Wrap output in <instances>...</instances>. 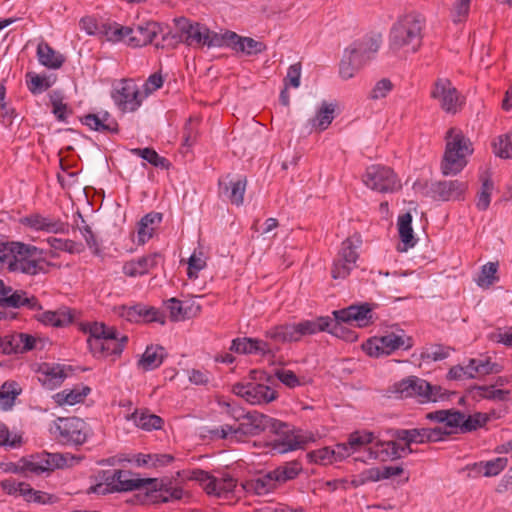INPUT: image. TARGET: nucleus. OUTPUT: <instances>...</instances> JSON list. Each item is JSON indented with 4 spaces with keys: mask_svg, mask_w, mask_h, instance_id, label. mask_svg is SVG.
Segmentation results:
<instances>
[{
    "mask_svg": "<svg viewBox=\"0 0 512 512\" xmlns=\"http://www.w3.org/2000/svg\"><path fill=\"white\" fill-rule=\"evenodd\" d=\"M19 223L34 231L51 234L66 233L68 230V225L60 218L38 212L21 217Z\"/></svg>",
    "mask_w": 512,
    "mask_h": 512,
    "instance_id": "2eb2a0df",
    "label": "nucleus"
},
{
    "mask_svg": "<svg viewBox=\"0 0 512 512\" xmlns=\"http://www.w3.org/2000/svg\"><path fill=\"white\" fill-rule=\"evenodd\" d=\"M470 363L473 367L475 378L490 374H497L502 371V366L498 363L492 362L489 357L472 358L470 359Z\"/></svg>",
    "mask_w": 512,
    "mask_h": 512,
    "instance_id": "de8ad7c7",
    "label": "nucleus"
},
{
    "mask_svg": "<svg viewBox=\"0 0 512 512\" xmlns=\"http://www.w3.org/2000/svg\"><path fill=\"white\" fill-rule=\"evenodd\" d=\"M36 374L42 386L50 390L60 386L67 377L64 366L49 363L40 364Z\"/></svg>",
    "mask_w": 512,
    "mask_h": 512,
    "instance_id": "bb28decb",
    "label": "nucleus"
},
{
    "mask_svg": "<svg viewBox=\"0 0 512 512\" xmlns=\"http://www.w3.org/2000/svg\"><path fill=\"white\" fill-rule=\"evenodd\" d=\"M183 42L192 47H221L224 45V34L211 31L206 25L191 22L181 17L175 20Z\"/></svg>",
    "mask_w": 512,
    "mask_h": 512,
    "instance_id": "423d86ee",
    "label": "nucleus"
},
{
    "mask_svg": "<svg viewBox=\"0 0 512 512\" xmlns=\"http://www.w3.org/2000/svg\"><path fill=\"white\" fill-rule=\"evenodd\" d=\"M466 189V182L459 180L440 181L433 186L434 194L442 201L459 200Z\"/></svg>",
    "mask_w": 512,
    "mask_h": 512,
    "instance_id": "72a5a7b5",
    "label": "nucleus"
},
{
    "mask_svg": "<svg viewBox=\"0 0 512 512\" xmlns=\"http://www.w3.org/2000/svg\"><path fill=\"white\" fill-rule=\"evenodd\" d=\"M13 253L10 258L8 269L11 272H20L34 276L44 272L40 262L36 259L42 255V250L30 244L12 242Z\"/></svg>",
    "mask_w": 512,
    "mask_h": 512,
    "instance_id": "6e6552de",
    "label": "nucleus"
},
{
    "mask_svg": "<svg viewBox=\"0 0 512 512\" xmlns=\"http://www.w3.org/2000/svg\"><path fill=\"white\" fill-rule=\"evenodd\" d=\"M159 25L156 22H147L131 28L126 43L131 47H142L153 42L159 32Z\"/></svg>",
    "mask_w": 512,
    "mask_h": 512,
    "instance_id": "7c9ffc66",
    "label": "nucleus"
},
{
    "mask_svg": "<svg viewBox=\"0 0 512 512\" xmlns=\"http://www.w3.org/2000/svg\"><path fill=\"white\" fill-rule=\"evenodd\" d=\"M380 44V35L365 36L354 41L344 51L347 52L349 56L358 59L360 64L364 66L378 52Z\"/></svg>",
    "mask_w": 512,
    "mask_h": 512,
    "instance_id": "412c9836",
    "label": "nucleus"
},
{
    "mask_svg": "<svg viewBox=\"0 0 512 512\" xmlns=\"http://www.w3.org/2000/svg\"><path fill=\"white\" fill-rule=\"evenodd\" d=\"M335 105L323 102L315 117L311 120L313 127L319 131H324L334 119Z\"/></svg>",
    "mask_w": 512,
    "mask_h": 512,
    "instance_id": "a18cd8bd",
    "label": "nucleus"
},
{
    "mask_svg": "<svg viewBox=\"0 0 512 512\" xmlns=\"http://www.w3.org/2000/svg\"><path fill=\"white\" fill-rule=\"evenodd\" d=\"M493 190V182L489 178H483L481 188L477 194L476 207L478 210L485 211L488 209Z\"/></svg>",
    "mask_w": 512,
    "mask_h": 512,
    "instance_id": "680f3d73",
    "label": "nucleus"
},
{
    "mask_svg": "<svg viewBox=\"0 0 512 512\" xmlns=\"http://www.w3.org/2000/svg\"><path fill=\"white\" fill-rule=\"evenodd\" d=\"M67 458L60 453H47L43 452L34 455L29 460H24L22 466L15 471H22L35 475H40L46 472H51L55 469H60L67 466Z\"/></svg>",
    "mask_w": 512,
    "mask_h": 512,
    "instance_id": "ddd939ff",
    "label": "nucleus"
},
{
    "mask_svg": "<svg viewBox=\"0 0 512 512\" xmlns=\"http://www.w3.org/2000/svg\"><path fill=\"white\" fill-rule=\"evenodd\" d=\"M302 470V466L297 461H292L285 463L282 466H279L272 470L274 474V479L277 481L278 485H281L287 481L295 479Z\"/></svg>",
    "mask_w": 512,
    "mask_h": 512,
    "instance_id": "49530a36",
    "label": "nucleus"
},
{
    "mask_svg": "<svg viewBox=\"0 0 512 512\" xmlns=\"http://www.w3.org/2000/svg\"><path fill=\"white\" fill-rule=\"evenodd\" d=\"M224 44H227L237 52H242L248 56L262 53L266 50V45L251 37H242L232 31L224 33Z\"/></svg>",
    "mask_w": 512,
    "mask_h": 512,
    "instance_id": "b1692460",
    "label": "nucleus"
},
{
    "mask_svg": "<svg viewBox=\"0 0 512 512\" xmlns=\"http://www.w3.org/2000/svg\"><path fill=\"white\" fill-rule=\"evenodd\" d=\"M362 67L358 59L349 56V54L344 51L339 64V75L344 80L351 79Z\"/></svg>",
    "mask_w": 512,
    "mask_h": 512,
    "instance_id": "603ef678",
    "label": "nucleus"
},
{
    "mask_svg": "<svg viewBox=\"0 0 512 512\" xmlns=\"http://www.w3.org/2000/svg\"><path fill=\"white\" fill-rule=\"evenodd\" d=\"M119 315L129 322L150 323L156 322L161 325L166 323V317L159 309L141 303L133 306H121Z\"/></svg>",
    "mask_w": 512,
    "mask_h": 512,
    "instance_id": "f3484780",
    "label": "nucleus"
},
{
    "mask_svg": "<svg viewBox=\"0 0 512 512\" xmlns=\"http://www.w3.org/2000/svg\"><path fill=\"white\" fill-rule=\"evenodd\" d=\"M362 245V238L361 235L358 233L353 234L352 236L346 238L340 246V249L338 251L339 256H341V259H348L353 261V263H357V260L359 258L358 250Z\"/></svg>",
    "mask_w": 512,
    "mask_h": 512,
    "instance_id": "37998d69",
    "label": "nucleus"
},
{
    "mask_svg": "<svg viewBox=\"0 0 512 512\" xmlns=\"http://www.w3.org/2000/svg\"><path fill=\"white\" fill-rule=\"evenodd\" d=\"M131 27L120 25L116 22H106L100 24V35L104 36L110 42H121L128 39Z\"/></svg>",
    "mask_w": 512,
    "mask_h": 512,
    "instance_id": "a19ab883",
    "label": "nucleus"
},
{
    "mask_svg": "<svg viewBox=\"0 0 512 512\" xmlns=\"http://www.w3.org/2000/svg\"><path fill=\"white\" fill-rule=\"evenodd\" d=\"M236 419L240 421L239 429L243 439L247 436H255L270 431L272 425H275V418L258 411L247 412L245 415L236 417Z\"/></svg>",
    "mask_w": 512,
    "mask_h": 512,
    "instance_id": "a211bd4d",
    "label": "nucleus"
},
{
    "mask_svg": "<svg viewBox=\"0 0 512 512\" xmlns=\"http://www.w3.org/2000/svg\"><path fill=\"white\" fill-rule=\"evenodd\" d=\"M37 56L39 62L50 69H58L64 63V57L44 42L38 45Z\"/></svg>",
    "mask_w": 512,
    "mask_h": 512,
    "instance_id": "58836bf2",
    "label": "nucleus"
},
{
    "mask_svg": "<svg viewBox=\"0 0 512 512\" xmlns=\"http://www.w3.org/2000/svg\"><path fill=\"white\" fill-rule=\"evenodd\" d=\"M127 419L133 420L137 427L147 431L153 429H160L163 424V420L161 417L155 414H150L146 411H135L130 416H128Z\"/></svg>",
    "mask_w": 512,
    "mask_h": 512,
    "instance_id": "c03bdc74",
    "label": "nucleus"
},
{
    "mask_svg": "<svg viewBox=\"0 0 512 512\" xmlns=\"http://www.w3.org/2000/svg\"><path fill=\"white\" fill-rule=\"evenodd\" d=\"M165 356V349L162 346L150 345L146 347L138 365L145 371L154 370L163 363Z\"/></svg>",
    "mask_w": 512,
    "mask_h": 512,
    "instance_id": "e433bc0d",
    "label": "nucleus"
},
{
    "mask_svg": "<svg viewBox=\"0 0 512 512\" xmlns=\"http://www.w3.org/2000/svg\"><path fill=\"white\" fill-rule=\"evenodd\" d=\"M364 184L381 193L395 192L401 188V182L394 171L386 166L371 165L363 175Z\"/></svg>",
    "mask_w": 512,
    "mask_h": 512,
    "instance_id": "9d476101",
    "label": "nucleus"
},
{
    "mask_svg": "<svg viewBox=\"0 0 512 512\" xmlns=\"http://www.w3.org/2000/svg\"><path fill=\"white\" fill-rule=\"evenodd\" d=\"M38 320L45 325L64 327L72 323L73 316L67 308L56 311H45L39 315Z\"/></svg>",
    "mask_w": 512,
    "mask_h": 512,
    "instance_id": "ea45409f",
    "label": "nucleus"
},
{
    "mask_svg": "<svg viewBox=\"0 0 512 512\" xmlns=\"http://www.w3.org/2000/svg\"><path fill=\"white\" fill-rule=\"evenodd\" d=\"M412 347V340L403 331L391 332L381 337H374L363 344V350L372 357L390 355L397 349H409Z\"/></svg>",
    "mask_w": 512,
    "mask_h": 512,
    "instance_id": "1a4fd4ad",
    "label": "nucleus"
},
{
    "mask_svg": "<svg viewBox=\"0 0 512 512\" xmlns=\"http://www.w3.org/2000/svg\"><path fill=\"white\" fill-rule=\"evenodd\" d=\"M27 306L31 309L38 307V300L34 297H28L27 293L22 290H13L11 286H5L0 294V307L19 308Z\"/></svg>",
    "mask_w": 512,
    "mask_h": 512,
    "instance_id": "c756f323",
    "label": "nucleus"
},
{
    "mask_svg": "<svg viewBox=\"0 0 512 512\" xmlns=\"http://www.w3.org/2000/svg\"><path fill=\"white\" fill-rule=\"evenodd\" d=\"M391 393L398 398L414 397L420 403L439 402L449 398L446 390L437 385H431L424 379L410 376L396 382L391 387Z\"/></svg>",
    "mask_w": 512,
    "mask_h": 512,
    "instance_id": "39448f33",
    "label": "nucleus"
},
{
    "mask_svg": "<svg viewBox=\"0 0 512 512\" xmlns=\"http://www.w3.org/2000/svg\"><path fill=\"white\" fill-rule=\"evenodd\" d=\"M50 102L52 105V112L59 121H66L71 111L68 109L67 104L63 102V95L60 91H53L50 93Z\"/></svg>",
    "mask_w": 512,
    "mask_h": 512,
    "instance_id": "e2e57ef3",
    "label": "nucleus"
},
{
    "mask_svg": "<svg viewBox=\"0 0 512 512\" xmlns=\"http://www.w3.org/2000/svg\"><path fill=\"white\" fill-rule=\"evenodd\" d=\"M475 396L497 401H505L509 399L511 392L509 390L496 389L494 385L491 386H476L474 387Z\"/></svg>",
    "mask_w": 512,
    "mask_h": 512,
    "instance_id": "4d7b16f0",
    "label": "nucleus"
},
{
    "mask_svg": "<svg viewBox=\"0 0 512 512\" xmlns=\"http://www.w3.org/2000/svg\"><path fill=\"white\" fill-rule=\"evenodd\" d=\"M23 499L27 502H33L37 504H53L58 501V497L53 494H49L44 491L33 489L30 484L27 485Z\"/></svg>",
    "mask_w": 512,
    "mask_h": 512,
    "instance_id": "13d9d810",
    "label": "nucleus"
},
{
    "mask_svg": "<svg viewBox=\"0 0 512 512\" xmlns=\"http://www.w3.org/2000/svg\"><path fill=\"white\" fill-rule=\"evenodd\" d=\"M158 480L154 478H139L131 471L116 469L114 470V491L129 492L146 487L147 489H156Z\"/></svg>",
    "mask_w": 512,
    "mask_h": 512,
    "instance_id": "6ab92c4d",
    "label": "nucleus"
},
{
    "mask_svg": "<svg viewBox=\"0 0 512 512\" xmlns=\"http://www.w3.org/2000/svg\"><path fill=\"white\" fill-rule=\"evenodd\" d=\"M112 98L123 112H133L141 105L144 96L133 80H123L115 88Z\"/></svg>",
    "mask_w": 512,
    "mask_h": 512,
    "instance_id": "4468645a",
    "label": "nucleus"
},
{
    "mask_svg": "<svg viewBox=\"0 0 512 512\" xmlns=\"http://www.w3.org/2000/svg\"><path fill=\"white\" fill-rule=\"evenodd\" d=\"M490 417L486 413L476 412L472 415L463 414L462 430L461 433L473 432L483 426L489 421Z\"/></svg>",
    "mask_w": 512,
    "mask_h": 512,
    "instance_id": "5fc2aeb1",
    "label": "nucleus"
},
{
    "mask_svg": "<svg viewBox=\"0 0 512 512\" xmlns=\"http://www.w3.org/2000/svg\"><path fill=\"white\" fill-rule=\"evenodd\" d=\"M275 435L272 448L280 454L303 449L314 441L312 433L291 428L287 423L275 419V425L270 430Z\"/></svg>",
    "mask_w": 512,
    "mask_h": 512,
    "instance_id": "0eeeda50",
    "label": "nucleus"
},
{
    "mask_svg": "<svg viewBox=\"0 0 512 512\" xmlns=\"http://www.w3.org/2000/svg\"><path fill=\"white\" fill-rule=\"evenodd\" d=\"M202 485L204 490L209 495L217 497H226V495L234 490L236 487V480L231 476H223L220 478L202 472Z\"/></svg>",
    "mask_w": 512,
    "mask_h": 512,
    "instance_id": "cd10ccee",
    "label": "nucleus"
},
{
    "mask_svg": "<svg viewBox=\"0 0 512 512\" xmlns=\"http://www.w3.org/2000/svg\"><path fill=\"white\" fill-rule=\"evenodd\" d=\"M230 350L238 354L273 355L274 349L271 345L257 338H236L232 341Z\"/></svg>",
    "mask_w": 512,
    "mask_h": 512,
    "instance_id": "a878e982",
    "label": "nucleus"
},
{
    "mask_svg": "<svg viewBox=\"0 0 512 512\" xmlns=\"http://www.w3.org/2000/svg\"><path fill=\"white\" fill-rule=\"evenodd\" d=\"M53 433L66 445H81L87 438L86 424L77 417L58 418Z\"/></svg>",
    "mask_w": 512,
    "mask_h": 512,
    "instance_id": "9b49d317",
    "label": "nucleus"
},
{
    "mask_svg": "<svg viewBox=\"0 0 512 512\" xmlns=\"http://www.w3.org/2000/svg\"><path fill=\"white\" fill-rule=\"evenodd\" d=\"M448 432L441 427L436 428H414L397 429L393 436L405 442V447H410L412 443L423 444L428 442H438L443 440Z\"/></svg>",
    "mask_w": 512,
    "mask_h": 512,
    "instance_id": "dca6fc26",
    "label": "nucleus"
},
{
    "mask_svg": "<svg viewBox=\"0 0 512 512\" xmlns=\"http://www.w3.org/2000/svg\"><path fill=\"white\" fill-rule=\"evenodd\" d=\"M333 321L329 317H318L300 322H289L276 325L265 332V337L276 343L299 342L304 337L322 331H330Z\"/></svg>",
    "mask_w": 512,
    "mask_h": 512,
    "instance_id": "f03ea898",
    "label": "nucleus"
},
{
    "mask_svg": "<svg viewBox=\"0 0 512 512\" xmlns=\"http://www.w3.org/2000/svg\"><path fill=\"white\" fill-rule=\"evenodd\" d=\"M497 269L498 264L494 262H488L485 264L477 279L478 286L482 288H488L490 287L495 281H497Z\"/></svg>",
    "mask_w": 512,
    "mask_h": 512,
    "instance_id": "69168bd1",
    "label": "nucleus"
},
{
    "mask_svg": "<svg viewBox=\"0 0 512 512\" xmlns=\"http://www.w3.org/2000/svg\"><path fill=\"white\" fill-rule=\"evenodd\" d=\"M411 452L410 447H405L396 441H378L371 451V455L375 459L386 461L388 459L394 460L401 458Z\"/></svg>",
    "mask_w": 512,
    "mask_h": 512,
    "instance_id": "473e14b6",
    "label": "nucleus"
},
{
    "mask_svg": "<svg viewBox=\"0 0 512 512\" xmlns=\"http://www.w3.org/2000/svg\"><path fill=\"white\" fill-rule=\"evenodd\" d=\"M411 224L412 215L410 212H406L398 217V232L400 239L405 246L403 249H400V251H406L408 248H412L416 244Z\"/></svg>",
    "mask_w": 512,
    "mask_h": 512,
    "instance_id": "79ce46f5",
    "label": "nucleus"
},
{
    "mask_svg": "<svg viewBox=\"0 0 512 512\" xmlns=\"http://www.w3.org/2000/svg\"><path fill=\"white\" fill-rule=\"evenodd\" d=\"M20 392L21 389L16 382H5L0 388V408L3 410L10 409L14 405L15 399Z\"/></svg>",
    "mask_w": 512,
    "mask_h": 512,
    "instance_id": "8fccbe9b",
    "label": "nucleus"
},
{
    "mask_svg": "<svg viewBox=\"0 0 512 512\" xmlns=\"http://www.w3.org/2000/svg\"><path fill=\"white\" fill-rule=\"evenodd\" d=\"M337 323H355L358 327L367 326L372 319V308L368 303L361 305H351L347 308L335 310L333 312Z\"/></svg>",
    "mask_w": 512,
    "mask_h": 512,
    "instance_id": "4be33fe9",
    "label": "nucleus"
},
{
    "mask_svg": "<svg viewBox=\"0 0 512 512\" xmlns=\"http://www.w3.org/2000/svg\"><path fill=\"white\" fill-rule=\"evenodd\" d=\"M36 338L26 333H13L0 338V352L3 354H18L34 348Z\"/></svg>",
    "mask_w": 512,
    "mask_h": 512,
    "instance_id": "5701e85b",
    "label": "nucleus"
},
{
    "mask_svg": "<svg viewBox=\"0 0 512 512\" xmlns=\"http://www.w3.org/2000/svg\"><path fill=\"white\" fill-rule=\"evenodd\" d=\"M27 86L33 94H39L49 89L55 82V79H51L48 76H40L37 74H27Z\"/></svg>",
    "mask_w": 512,
    "mask_h": 512,
    "instance_id": "bf43d9fd",
    "label": "nucleus"
},
{
    "mask_svg": "<svg viewBox=\"0 0 512 512\" xmlns=\"http://www.w3.org/2000/svg\"><path fill=\"white\" fill-rule=\"evenodd\" d=\"M431 96L439 102L444 111L456 113L459 106V96L450 80L439 78L434 84Z\"/></svg>",
    "mask_w": 512,
    "mask_h": 512,
    "instance_id": "aec40b11",
    "label": "nucleus"
},
{
    "mask_svg": "<svg viewBox=\"0 0 512 512\" xmlns=\"http://www.w3.org/2000/svg\"><path fill=\"white\" fill-rule=\"evenodd\" d=\"M88 332L87 343L90 351L96 357L119 356L128 341L127 336L119 337L114 327L106 326L101 322L89 324Z\"/></svg>",
    "mask_w": 512,
    "mask_h": 512,
    "instance_id": "7ed1b4c3",
    "label": "nucleus"
},
{
    "mask_svg": "<svg viewBox=\"0 0 512 512\" xmlns=\"http://www.w3.org/2000/svg\"><path fill=\"white\" fill-rule=\"evenodd\" d=\"M99 482L89 488V492L98 495L115 493L114 491V470L101 471L98 474Z\"/></svg>",
    "mask_w": 512,
    "mask_h": 512,
    "instance_id": "09e8293b",
    "label": "nucleus"
},
{
    "mask_svg": "<svg viewBox=\"0 0 512 512\" xmlns=\"http://www.w3.org/2000/svg\"><path fill=\"white\" fill-rule=\"evenodd\" d=\"M493 149L500 158H512V133L499 136L493 143Z\"/></svg>",
    "mask_w": 512,
    "mask_h": 512,
    "instance_id": "774afa93",
    "label": "nucleus"
},
{
    "mask_svg": "<svg viewBox=\"0 0 512 512\" xmlns=\"http://www.w3.org/2000/svg\"><path fill=\"white\" fill-rule=\"evenodd\" d=\"M90 393V388L87 386L75 387L73 389H64L56 393L53 398L55 402L60 405H75L83 402L86 396Z\"/></svg>",
    "mask_w": 512,
    "mask_h": 512,
    "instance_id": "4c0bfd02",
    "label": "nucleus"
},
{
    "mask_svg": "<svg viewBox=\"0 0 512 512\" xmlns=\"http://www.w3.org/2000/svg\"><path fill=\"white\" fill-rule=\"evenodd\" d=\"M232 392L251 405L268 404L278 398L274 389L257 382L236 383L232 386Z\"/></svg>",
    "mask_w": 512,
    "mask_h": 512,
    "instance_id": "f8f14e48",
    "label": "nucleus"
},
{
    "mask_svg": "<svg viewBox=\"0 0 512 512\" xmlns=\"http://www.w3.org/2000/svg\"><path fill=\"white\" fill-rule=\"evenodd\" d=\"M161 222L162 214L159 212H150L143 216L138 223V243L145 244L149 239H151Z\"/></svg>",
    "mask_w": 512,
    "mask_h": 512,
    "instance_id": "c9c22d12",
    "label": "nucleus"
},
{
    "mask_svg": "<svg viewBox=\"0 0 512 512\" xmlns=\"http://www.w3.org/2000/svg\"><path fill=\"white\" fill-rule=\"evenodd\" d=\"M424 26L425 19L421 14L411 12L400 17L390 31V48L394 52H417L422 44Z\"/></svg>",
    "mask_w": 512,
    "mask_h": 512,
    "instance_id": "f257e3e1",
    "label": "nucleus"
},
{
    "mask_svg": "<svg viewBox=\"0 0 512 512\" xmlns=\"http://www.w3.org/2000/svg\"><path fill=\"white\" fill-rule=\"evenodd\" d=\"M243 489L248 493L263 496L273 492L279 485L272 471L243 483Z\"/></svg>",
    "mask_w": 512,
    "mask_h": 512,
    "instance_id": "f704fd0d",
    "label": "nucleus"
},
{
    "mask_svg": "<svg viewBox=\"0 0 512 512\" xmlns=\"http://www.w3.org/2000/svg\"><path fill=\"white\" fill-rule=\"evenodd\" d=\"M246 185L247 180L245 177L237 179L236 181H231L229 186L225 185V192L227 193V197L232 204L236 206L243 204Z\"/></svg>",
    "mask_w": 512,
    "mask_h": 512,
    "instance_id": "3c124183",
    "label": "nucleus"
},
{
    "mask_svg": "<svg viewBox=\"0 0 512 512\" xmlns=\"http://www.w3.org/2000/svg\"><path fill=\"white\" fill-rule=\"evenodd\" d=\"M471 142L460 130L451 128L446 134V149L441 162L443 175H456L467 164V156L472 154Z\"/></svg>",
    "mask_w": 512,
    "mask_h": 512,
    "instance_id": "20e7f679",
    "label": "nucleus"
},
{
    "mask_svg": "<svg viewBox=\"0 0 512 512\" xmlns=\"http://www.w3.org/2000/svg\"><path fill=\"white\" fill-rule=\"evenodd\" d=\"M162 255L158 252L150 253L124 263L122 271L128 277H139L155 269Z\"/></svg>",
    "mask_w": 512,
    "mask_h": 512,
    "instance_id": "393cba45",
    "label": "nucleus"
},
{
    "mask_svg": "<svg viewBox=\"0 0 512 512\" xmlns=\"http://www.w3.org/2000/svg\"><path fill=\"white\" fill-rule=\"evenodd\" d=\"M212 434L221 439H227L231 442H241L243 440L242 433L239 429V424L229 425L225 424L212 431Z\"/></svg>",
    "mask_w": 512,
    "mask_h": 512,
    "instance_id": "338daca9",
    "label": "nucleus"
},
{
    "mask_svg": "<svg viewBox=\"0 0 512 512\" xmlns=\"http://www.w3.org/2000/svg\"><path fill=\"white\" fill-rule=\"evenodd\" d=\"M133 153L142 159L146 160L151 165L162 168L169 169L170 162L165 157L160 156L154 149L152 148H136L133 150Z\"/></svg>",
    "mask_w": 512,
    "mask_h": 512,
    "instance_id": "864d4df0",
    "label": "nucleus"
},
{
    "mask_svg": "<svg viewBox=\"0 0 512 512\" xmlns=\"http://www.w3.org/2000/svg\"><path fill=\"white\" fill-rule=\"evenodd\" d=\"M463 414V412L455 409H442L429 412L425 417L427 420L443 423L445 425L444 430L448 432L446 436H448L456 430L461 432Z\"/></svg>",
    "mask_w": 512,
    "mask_h": 512,
    "instance_id": "c85d7f7f",
    "label": "nucleus"
},
{
    "mask_svg": "<svg viewBox=\"0 0 512 512\" xmlns=\"http://www.w3.org/2000/svg\"><path fill=\"white\" fill-rule=\"evenodd\" d=\"M49 246L54 250L65 251L70 254H79L84 250V246L70 239H61L50 237L47 239Z\"/></svg>",
    "mask_w": 512,
    "mask_h": 512,
    "instance_id": "6e6d98bb",
    "label": "nucleus"
},
{
    "mask_svg": "<svg viewBox=\"0 0 512 512\" xmlns=\"http://www.w3.org/2000/svg\"><path fill=\"white\" fill-rule=\"evenodd\" d=\"M356 264L348 259H341V256L337 255L333 261L331 275L334 279H345L350 275L351 271L356 268Z\"/></svg>",
    "mask_w": 512,
    "mask_h": 512,
    "instance_id": "052dcab7",
    "label": "nucleus"
},
{
    "mask_svg": "<svg viewBox=\"0 0 512 512\" xmlns=\"http://www.w3.org/2000/svg\"><path fill=\"white\" fill-rule=\"evenodd\" d=\"M82 123L91 130L105 134L118 133V123L108 112H99L95 114L84 115Z\"/></svg>",
    "mask_w": 512,
    "mask_h": 512,
    "instance_id": "2f4dec72",
    "label": "nucleus"
},
{
    "mask_svg": "<svg viewBox=\"0 0 512 512\" xmlns=\"http://www.w3.org/2000/svg\"><path fill=\"white\" fill-rule=\"evenodd\" d=\"M154 491L160 492V497L163 502H169L174 500H180L184 496V491L180 487L173 486L170 482L163 483L158 481V486Z\"/></svg>",
    "mask_w": 512,
    "mask_h": 512,
    "instance_id": "0e129e2a",
    "label": "nucleus"
}]
</instances>
